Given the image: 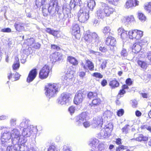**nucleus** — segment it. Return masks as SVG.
I'll use <instances>...</instances> for the list:
<instances>
[{"mask_svg": "<svg viewBox=\"0 0 151 151\" xmlns=\"http://www.w3.org/2000/svg\"><path fill=\"white\" fill-rule=\"evenodd\" d=\"M11 141L13 144H19L20 143L23 144L24 142H22V139H20L21 135L19 131L17 129H14L10 132Z\"/></svg>", "mask_w": 151, "mask_h": 151, "instance_id": "6e6552de", "label": "nucleus"}, {"mask_svg": "<svg viewBox=\"0 0 151 151\" xmlns=\"http://www.w3.org/2000/svg\"><path fill=\"white\" fill-rule=\"evenodd\" d=\"M84 94L81 92H79L75 94L74 102L76 104H79L81 103L84 98Z\"/></svg>", "mask_w": 151, "mask_h": 151, "instance_id": "a211bd4d", "label": "nucleus"}, {"mask_svg": "<svg viewBox=\"0 0 151 151\" xmlns=\"http://www.w3.org/2000/svg\"><path fill=\"white\" fill-rule=\"evenodd\" d=\"M81 4V0H71L70 6L71 9L76 10L77 8H79Z\"/></svg>", "mask_w": 151, "mask_h": 151, "instance_id": "412c9836", "label": "nucleus"}, {"mask_svg": "<svg viewBox=\"0 0 151 151\" xmlns=\"http://www.w3.org/2000/svg\"><path fill=\"white\" fill-rule=\"evenodd\" d=\"M97 93H93L92 92H90L88 95V96L89 99H91L92 98L96 97L97 96Z\"/></svg>", "mask_w": 151, "mask_h": 151, "instance_id": "49530a36", "label": "nucleus"}, {"mask_svg": "<svg viewBox=\"0 0 151 151\" xmlns=\"http://www.w3.org/2000/svg\"><path fill=\"white\" fill-rule=\"evenodd\" d=\"M106 1L108 2L109 3L113 4L114 5H116L118 3L119 0H106Z\"/></svg>", "mask_w": 151, "mask_h": 151, "instance_id": "3c124183", "label": "nucleus"}, {"mask_svg": "<svg viewBox=\"0 0 151 151\" xmlns=\"http://www.w3.org/2000/svg\"><path fill=\"white\" fill-rule=\"evenodd\" d=\"M138 17L139 19L142 22H145L146 19L145 16L141 12H139L138 13Z\"/></svg>", "mask_w": 151, "mask_h": 151, "instance_id": "79ce46f5", "label": "nucleus"}, {"mask_svg": "<svg viewBox=\"0 0 151 151\" xmlns=\"http://www.w3.org/2000/svg\"><path fill=\"white\" fill-rule=\"evenodd\" d=\"M147 58L149 61L148 62V64L151 65V52H149L147 53Z\"/></svg>", "mask_w": 151, "mask_h": 151, "instance_id": "bf43d9fd", "label": "nucleus"}, {"mask_svg": "<svg viewBox=\"0 0 151 151\" xmlns=\"http://www.w3.org/2000/svg\"><path fill=\"white\" fill-rule=\"evenodd\" d=\"M36 131V128L32 125H29L27 127L24 128L23 130L22 135L24 136L29 137L34 132Z\"/></svg>", "mask_w": 151, "mask_h": 151, "instance_id": "2eb2a0df", "label": "nucleus"}, {"mask_svg": "<svg viewBox=\"0 0 151 151\" xmlns=\"http://www.w3.org/2000/svg\"><path fill=\"white\" fill-rule=\"evenodd\" d=\"M148 138L147 137L144 136L142 134H139L137 137L135 139L137 141H145L148 140Z\"/></svg>", "mask_w": 151, "mask_h": 151, "instance_id": "ea45409f", "label": "nucleus"}, {"mask_svg": "<svg viewBox=\"0 0 151 151\" xmlns=\"http://www.w3.org/2000/svg\"><path fill=\"white\" fill-rule=\"evenodd\" d=\"M72 34L76 37V35L79 36L80 28L78 24L74 23L73 24L72 27Z\"/></svg>", "mask_w": 151, "mask_h": 151, "instance_id": "b1692460", "label": "nucleus"}, {"mask_svg": "<svg viewBox=\"0 0 151 151\" xmlns=\"http://www.w3.org/2000/svg\"><path fill=\"white\" fill-rule=\"evenodd\" d=\"M27 41L29 43V45H30L31 46L32 45V44H34L35 42V40L32 38L27 39Z\"/></svg>", "mask_w": 151, "mask_h": 151, "instance_id": "338daca9", "label": "nucleus"}, {"mask_svg": "<svg viewBox=\"0 0 151 151\" xmlns=\"http://www.w3.org/2000/svg\"><path fill=\"white\" fill-rule=\"evenodd\" d=\"M111 31V29L109 27L106 26L104 27L103 32L105 35L109 36L110 35Z\"/></svg>", "mask_w": 151, "mask_h": 151, "instance_id": "4c0bfd02", "label": "nucleus"}, {"mask_svg": "<svg viewBox=\"0 0 151 151\" xmlns=\"http://www.w3.org/2000/svg\"><path fill=\"white\" fill-rule=\"evenodd\" d=\"M137 64L139 66H140L141 68L146 69L148 65H149L148 64V63H147L146 62L144 61L139 60L137 62Z\"/></svg>", "mask_w": 151, "mask_h": 151, "instance_id": "c9c22d12", "label": "nucleus"}, {"mask_svg": "<svg viewBox=\"0 0 151 151\" xmlns=\"http://www.w3.org/2000/svg\"><path fill=\"white\" fill-rule=\"evenodd\" d=\"M48 151H58L56 147L54 145L50 146L48 149Z\"/></svg>", "mask_w": 151, "mask_h": 151, "instance_id": "6e6d98bb", "label": "nucleus"}, {"mask_svg": "<svg viewBox=\"0 0 151 151\" xmlns=\"http://www.w3.org/2000/svg\"><path fill=\"white\" fill-rule=\"evenodd\" d=\"M103 119L102 117H97L95 118L93 120L92 124L93 128L99 129L101 128L103 124Z\"/></svg>", "mask_w": 151, "mask_h": 151, "instance_id": "dca6fc26", "label": "nucleus"}, {"mask_svg": "<svg viewBox=\"0 0 151 151\" xmlns=\"http://www.w3.org/2000/svg\"><path fill=\"white\" fill-rule=\"evenodd\" d=\"M106 145L104 142H100L97 146V151H105ZM90 151H96L95 150L91 149Z\"/></svg>", "mask_w": 151, "mask_h": 151, "instance_id": "c85d7f7f", "label": "nucleus"}, {"mask_svg": "<svg viewBox=\"0 0 151 151\" xmlns=\"http://www.w3.org/2000/svg\"><path fill=\"white\" fill-rule=\"evenodd\" d=\"M112 114V113L111 111L107 110L104 113L103 116L104 117H106V118H107L109 117H110Z\"/></svg>", "mask_w": 151, "mask_h": 151, "instance_id": "a18cd8bd", "label": "nucleus"}, {"mask_svg": "<svg viewBox=\"0 0 151 151\" xmlns=\"http://www.w3.org/2000/svg\"><path fill=\"white\" fill-rule=\"evenodd\" d=\"M101 100L99 98H96L93 99L92 103L90 104L91 107H98L101 104Z\"/></svg>", "mask_w": 151, "mask_h": 151, "instance_id": "2f4dec72", "label": "nucleus"}, {"mask_svg": "<svg viewBox=\"0 0 151 151\" xmlns=\"http://www.w3.org/2000/svg\"><path fill=\"white\" fill-rule=\"evenodd\" d=\"M65 11L67 12L65 13H58V18L59 21L62 22H64L67 20L69 21V19L71 17V15L70 9H69L65 8Z\"/></svg>", "mask_w": 151, "mask_h": 151, "instance_id": "1a4fd4ad", "label": "nucleus"}, {"mask_svg": "<svg viewBox=\"0 0 151 151\" xmlns=\"http://www.w3.org/2000/svg\"><path fill=\"white\" fill-rule=\"evenodd\" d=\"M82 124L86 128L89 127L91 125L90 122L88 121H86V120Z\"/></svg>", "mask_w": 151, "mask_h": 151, "instance_id": "13d9d810", "label": "nucleus"}, {"mask_svg": "<svg viewBox=\"0 0 151 151\" xmlns=\"http://www.w3.org/2000/svg\"><path fill=\"white\" fill-rule=\"evenodd\" d=\"M125 91L122 89L121 90H120L118 94V96L119 97H122L123 96V95L125 94Z\"/></svg>", "mask_w": 151, "mask_h": 151, "instance_id": "052dcab7", "label": "nucleus"}, {"mask_svg": "<svg viewBox=\"0 0 151 151\" xmlns=\"http://www.w3.org/2000/svg\"><path fill=\"white\" fill-rule=\"evenodd\" d=\"M58 0H36V4L38 7L42 6L43 15L47 16L49 13L51 18L55 17L59 6Z\"/></svg>", "mask_w": 151, "mask_h": 151, "instance_id": "f257e3e1", "label": "nucleus"}, {"mask_svg": "<svg viewBox=\"0 0 151 151\" xmlns=\"http://www.w3.org/2000/svg\"><path fill=\"white\" fill-rule=\"evenodd\" d=\"M129 126L128 125H126L122 129V131L123 133L127 134L129 130Z\"/></svg>", "mask_w": 151, "mask_h": 151, "instance_id": "de8ad7c7", "label": "nucleus"}, {"mask_svg": "<svg viewBox=\"0 0 151 151\" xmlns=\"http://www.w3.org/2000/svg\"><path fill=\"white\" fill-rule=\"evenodd\" d=\"M123 20H126L127 22H129L131 21H133L134 19L133 16H131L130 17H124L123 18Z\"/></svg>", "mask_w": 151, "mask_h": 151, "instance_id": "5fc2aeb1", "label": "nucleus"}, {"mask_svg": "<svg viewBox=\"0 0 151 151\" xmlns=\"http://www.w3.org/2000/svg\"><path fill=\"white\" fill-rule=\"evenodd\" d=\"M41 45L39 43H34L32 44L31 47L36 49H38L40 47Z\"/></svg>", "mask_w": 151, "mask_h": 151, "instance_id": "603ef678", "label": "nucleus"}, {"mask_svg": "<svg viewBox=\"0 0 151 151\" xmlns=\"http://www.w3.org/2000/svg\"><path fill=\"white\" fill-rule=\"evenodd\" d=\"M127 52L126 50L124 49H123L121 53V56L123 57H125L127 55Z\"/></svg>", "mask_w": 151, "mask_h": 151, "instance_id": "4d7b16f0", "label": "nucleus"}, {"mask_svg": "<svg viewBox=\"0 0 151 151\" xmlns=\"http://www.w3.org/2000/svg\"><path fill=\"white\" fill-rule=\"evenodd\" d=\"M95 5V2L93 0H90L88 2V7L92 11Z\"/></svg>", "mask_w": 151, "mask_h": 151, "instance_id": "58836bf2", "label": "nucleus"}, {"mask_svg": "<svg viewBox=\"0 0 151 151\" xmlns=\"http://www.w3.org/2000/svg\"><path fill=\"white\" fill-rule=\"evenodd\" d=\"M142 47L139 43H135L132 47V52L135 53H138Z\"/></svg>", "mask_w": 151, "mask_h": 151, "instance_id": "cd10ccee", "label": "nucleus"}, {"mask_svg": "<svg viewBox=\"0 0 151 151\" xmlns=\"http://www.w3.org/2000/svg\"><path fill=\"white\" fill-rule=\"evenodd\" d=\"M37 72L36 69H33L30 71L28 76L27 78V81L28 83L32 81L35 78Z\"/></svg>", "mask_w": 151, "mask_h": 151, "instance_id": "4be33fe9", "label": "nucleus"}, {"mask_svg": "<svg viewBox=\"0 0 151 151\" xmlns=\"http://www.w3.org/2000/svg\"><path fill=\"white\" fill-rule=\"evenodd\" d=\"M127 31H126L124 30V31L121 33V38L122 39H124V38L126 37L127 36Z\"/></svg>", "mask_w": 151, "mask_h": 151, "instance_id": "680f3d73", "label": "nucleus"}, {"mask_svg": "<svg viewBox=\"0 0 151 151\" xmlns=\"http://www.w3.org/2000/svg\"><path fill=\"white\" fill-rule=\"evenodd\" d=\"M50 58L52 63H55L57 60H61L62 58V55L59 52H55L50 55Z\"/></svg>", "mask_w": 151, "mask_h": 151, "instance_id": "aec40b11", "label": "nucleus"}, {"mask_svg": "<svg viewBox=\"0 0 151 151\" xmlns=\"http://www.w3.org/2000/svg\"><path fill=\"white\" fill-rule=\"evenodd\" d=\"M100 142L99 140L97 139H91L90 141L89 145L92 149H93L96 148V146L98 145Z\"/></svg>", "mask_w": 151, "mask_h": 151, "instance_id": "bb28decb", "label": "nucleus"}, {"mask_svg": "<svg viewBox=\"0 0 151 151\" xmlns=\"http://www.w3.org/2000/svg\"><path fill=\"white\" fill-rule=\"evenodd\" d=\"M109 85L112 88H115L119 86V83L114 78L110 81Z\"/></svg>", "mask_w": 151, "mask_h": 151, "instance_id": "72a5a7b5", "label": "nucleus"}, {"mask_svg": "<svg viewBox=\"0 0 151 151\" xmlns=\"http://www.w3.org/2000/svg\"><path fill=\"white\" fill-rule=\"evenodd\" d=\"M15 60L16 61L14 62L12 65L13 69L14 70H16L18 69L20 66L18 58H16Z\"/></svg>", "mask_w": 151, "mask_h": 151, "instance_id": "a19ab883", "label": "nucleus"}, {"mask_svg": "<svg viewBox=\"0 0 151 151\" xmlns=\"http://www.w3.org/2000/svg\"><path fill=\"white\" fill-rule=\"evenodd\" d=\"M11 31V29L9 28H3L1 30V32H10Z\"/></svg>", "mask_w": 151, "mask_h": 151, "instance_id": "69168bd1", "label": "nucleus"}, {"mask_svg": "<svg viewBox=\"0 0 151 151\" xmlns=\"http://www.w3.org/2000/svg\"><path fill=\"white\" fill-rule=\"evenodd\" d=\"M67 60L73 65H76L78 64V61L77 59L72 56H68L67 58Z\"/></svg>", "mask_w": 151, "mask_h": 151, "instance_id": "7c9ffc66", "label": "nucleus"}, {"mask_svg": "<svg viewBox=\"0 0 151 151\" xmlns=\"http://www.w3.org/2000/svg\"><path fill=\"white\" fill-rule=\"evenodd\" d=\"M58 86L55 83L49 84L46 86L45 94L47 97H52L55 96L58 91Z\"/></svg>", "mask_w": 151, "mask_h": 151, "instance_id": "39448f33", "label": "nucleus"}, {"mask_svg": "<svg viewBox=\"0 0 151 151\" xmlns=\"http://www.w3.org/2000/svg\"><path fill=\"white\" fill-rule=\"evenodd\" d=\"M16 119H11L10 123L11 127H14L16 125Z\"/></svg>", "mask_w": 151, "mask_h": 151, "instance_id": "864d4df0", "label": "nucleus"}, {"mask_svg": "<svg viewBox=\"0 0 151 151\" xmlns=\"http://www.w3.org/2000/svg\"><path fill=\"white\" fill-rule=\"evenodd\" d=\"M145 9L148 13L151 11V2L146 3L145 5Z\"/></svg>", "mask_w": 151, "mask_h": 151, "instance_id": "37998d69", "label": "nucleus"}, {"mask_svg": "<svg viewBox=\"0 0 151 151\" xmlns=\"http://www.w3.org/2000/svg\"><path fill=\"white\" fill-rule=\"evenodd\" d=\"M139 1L136 0H130L127 1L125 5V7L126 9L131 8L138 5Z\"/></svg>", "mask_w": 151, "mask_h": 151, "instance_id": "5701e85b", "label": "nucleus"}, {"mask_svg": "<svg viewBox=\"0 0 151 151\" xmlns=\"http://www.w3.org/2000/svg\"><path fill=\"white\" fill-rule=\"evenodd\" d=\"M113 129L112 124L109 123L106 125L104 128L101 130L100 133L97 134V137L101 139L107 138L111 135Z\"/></svg>", "mask_w": 151, "mask_h": 151, "instance_id": "423d86ee", "label": "nucleus"}, {"mask_svg": "<svg viewBox=\"0 0 151 151\" xmlns=\"http://www.w3.org/2000/svg\"><path fill=\"white\" fill-rule=\"evenodd\" d=\"M147 38L146 37L144 38L143 39L141 40L139 43L140 44V45H141L142 46L143 45H147Z\"/></svg>", "mask_w": 151, "mask_h": 151, "instance_id": "c03bdc74", "label": "nucleus"}, {"mask_svg": "<svg viewBox=\"0 0 151 151\" xmlns=\"http://www.w3.org/2000/svg\"><path fill=\"white\" fill-rule=\"evenodd\" d=\"M84 37L85 40L87 42L93 44L96 46H100L102 43L100 38L95 32L91 34H86Z\"/></svg>", "mask_w": 151, "mask_h": 151, "instance_id": "7ed1b4c3", "label": "nucleus"}, {"mask_svg": "<svg viewBox=\"0 0 151 151\" xmlns=\"http://www.w3.org/2000/svg\"><path fill=\"white\" fill-rule=\"evenodd\" d=\"M20 75L17 72L15 74L12 73L9 74L8 76V77L9 79H12V81H15L18 80L19 78Z\"/></svg>", "mask_w": 151, "mask_h": 151, "instance_id": "c756f323", "label": "nucleus"}, {"mask_svg": "<svg viewBox=\"0 0 151 151\" xmlns=\"http://www.w3.org/2000/svg\"><path fill=\"white\" fill-rule=\"evenodd\" d=\"M24 24L19 22H16L14 24L16 30L20 32L24 30Z\"/></svg>", "mask_w": 151, "mask_h": 151, "instance_id": "a878e982", "label": "nucleus"}, {"mask_svg": "<svg viewBox=\"0 0 151 151\" xmlns=\"http://www.w3.org/2000/svg\"><path fill=\"white\" fill-rule=\"evenodd\" d=\"M29 121V120L26 118H24L23 119L22 122L20 124L19 126L20 128H24L26 127H28L29 125L28 122Z\"/></svg>", "mask_w": 151, "mask_h": 151, "instance_id": "e433bc0d", "label": "nucleus"}, {"mask_svg": "<svg viewBox=\"0 0 151 151\" xmlns=\"http://www.w3.org/2000/svg\"><path fill=\"white\" fill-rule=\"evenodd\" d=\"M51 49L59 50L60 49V48L58 46L55 45H51Z\"/></svg>", "mask_w": 151, "mask_h": 151, "instance_id": "0e129e2a", "label": "nucleus"}, {"mask_svg": "<svg viewBox=\"0 0 151 151\" xmlns=\"http://www.w3.org/2000/svg\"><path fill=\"white\" fill-rule=\"evenodd\" d=\"M129 35V38L132 39H135L136 40H139L143 35V32L142 31L134 29L129 31L128 32Z\"/></svg>", "mask_w": 151, "mask_h": 151, "instance_id": "9d476101", "label": "nucleus"}, {"mask_svg": "<svg viewBox=\"0 0 151 151\" xmlns=\"http://www.w3.org/2000/svg\"><path fill=\"white\" fill-rule=\"evenodd\" d=\"M86 63L85 64H84L83 63H82L81 64L83 68L87 70L88 69L90 71L93 70H94V66L92 62L88 59L86 60Z\"/></svg>", "mask_w": 151, "mask_h": 151, "instance_id": "6ab92c4d", "label": "nucleus"}, {"mask_svg": "<svg viewBox=\"0 0 151 151\" xmlns=\"http://www.w3.org/2000/svg\"><path fill=\"white\" fill-rule=\"evenodd\" d=\"M141 128L142 129H146L150 132H151V119L147 122L145 124L142 125L141 126Z\"/></svg>", "mask_w": 151, "mask_h": 151, "instance_id": "473e14b6", "label": "nucleus"}, {"mask_svg": "<svg viewBox=\"0 0 151 151\" xmlns=\"http://www.w3.org/2000/svg\"><path fill=\"white\" fill-rule=\"evenodd\" d=\"M92 76L94 77L99 78H102L103 77V75L99 73H94L92 74Z\"/></svg>", "mask_w": 151, "mask_h": 151, "instance_id": "8fccbe9b", "label": "nucleus"}, {"mask_svg": "<svg viewBox=\"0 0 151 151\" xmlns=\"http://www.w3.org/2000/svg\"><path fill=\"white\" fill-rule=\"evenodd\" d=\"M106 43L107 45L114 47L115 46L116 44V40L114 37H108L106 40Z\"/></svg>", "mask_w": 151, "mask_h": 151, "instance_id": "393cba45", "label": "nucleus"}, {"mask_svg": "<svg viewBox=\"0 0 151 151\" xmlns=\"http://www.w3.org/2000/svg\"><path fill=\"white\" fill-rule=\"evenodd\" d=\"M126 149V146L121 145L116 147L115 151H122L123 150Z\"/></svg>", "mask_w": 151, "mask_h": 151, "instance_id": "09e8293b", "label": "nucleus"}, {"mask_svg": "<svg viewBox=\"0 0 151 151\" xmlns=\"http://www.w3.org/2000/svg\"><path fill=\"white\" fill-rule=\"evenodd\" d=\"M107 62L105 60H103L101 64V67L102 69H104L106 65Z\"/></svg>", "mask_w": 151, "mask_h": 151, "instance_id": "774afa93", "label": "nucleus"}, {"mask_svg": "<svg viewBox=\"0 0 151 151\" xmlns=\"http://www.w3.org/2000/svg\"><path fill=\"white\" fill-rule=\"evenodd\" d=\"M115 9L107 4L102 3L99 9L96 12V16L98 19H103L106 17L113 14Z\"/></svg>", "mask_w": 151, "mask_h": 151, "instance_id": "f03ea898", "label": "nucleus"}, {"mask_svg": "<svg viewBox=\"0 0 151 151\" xmlns=\"http://www.w3.org/2000/svg\"><path fill=\"white\" fill-rule=\"evenodd\" d=\"M0 129L3 130L4 132H2L1 137V144L4 147H6L7 144L9 143L11 140V134L9 130L6 127H1Z\"/></svg>", "mask_w": 151, "mask_h": 151, "instance_id": "20e7f679", "label": "nucleus"}, {"mask_svg": "<svg viewBox=\"0 0 151 151\" xmlns=\"http://www.w3.org/2000/svg\"><path fill=\"white\" fill-rule=\"evenodd\" d=\"M50 72V67L48 65H45L41 70L39 76L40 78L43 79L47 78Z\"/></svg>", "mask_w": 151, "mask_h": 151, "instance_id": "9b49d317", "label": "nucleus"}, {"mask_svg": "<svg viewBox=\"0 0 151 151\" xmlns=\"http://www.w3.org/2000/svg\"><path fill=\"white\" fill-rule=\"evenodd\" d=\"M87 114L86 112H83L75 118L76 124L78 126H80L86 120Z\"/></svg>", "mask_w": 151, "mask_h": 151, "instance_id": "f8f14e48", "label": "nucleus"}, {"mask_svg": "<svg viewBox=\"0 0 151 151\" xmlns=\"http://www.w3.org/2000/svg\"><path fill=\"white\" fill-rule=\"evenodd\" d=\"M78 16L79 21L84 23L89 17V11L85 6L80 9L78 13Z\"/></svg>", "mask_w": 151, "mask_h": 151, "instance_id": "0eeeda50", "label": "nucleus"}, {"mask_svg": "<svg viewBox=\"0 0 151 151\" xmlns=\"http://www.w3.org/2000/svg\"><path fill=\"white\" fill-rule=\"evenodd\" d=\"M70 100V97L69 94L63 93L59 98L58 103L61 105L67 104L69 103Z\"/></svg>", "mask_w": 151, "mask_h": 151, "instance_id": "ddd939ff", "label": "nucleus"}, {"mask_svg": "<svg viewBox=\"0 0 151 151\" xmlns=\"http://www.w3.org/2000/svg\"><path fill=\"white\" fill-rule=\"evenodd\" d=\"M75 73V72L70 68L68 69V71L66 73L65 75L62 77V80L64 81L66 80L68 82L72 81Z\"/></svg>", "mask_w": 151, "mask_h": 151, "instance_id": "4468645a", "label": "nucleus"}, {"mask_svg": "<svg viewBox=\"0 0 151 151\" xmlns=\"http://www.w3.org/2000/svg\"><path fill=\"white\" fill-rule=\"evenodd\" d=\"M103 119L102 117H97L95 118L93 120L92 124L93 128L99 129L101 128L103 124Z\"/></svg>", "mask_w": 151, "mask_h": 151, "instance_id": "f3484780", "label": "nucleus"}, {"mask_svg": "<svg viewBox=\"0 0 151 151\" xmlns=\"http://www.w3.org/2000/svg\"><path fill=\"white\" fill-rule=\"evenodd\" d=\"M22 143H20L19 144H14L13 145L8 146L6 148L7 151H17V147L19 145H22Z\"/></svg>", "mask_w": 151, "mask_h": 151, "instance_id": "f704fd0d", "label": "nucleus"}, {"mask_svg": "<svg viewBox=\"0 0 151 151\" xmlns=\"http://www.w3.org/2000/svg\"><path fill=\"white\" fill-rule=\"evenodd\" d=\"M75 107L73 106H71L68 109V111L71 115L73 114L75 111Z\"/></svg>", "mask_w": 151, "mask_h": 151, "instance_id": "e2e57ef3", "label": "nucleus"}]
</instances>
